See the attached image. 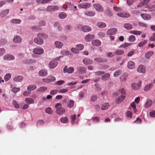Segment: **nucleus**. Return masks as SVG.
Instances as JSON below:
<instances>
[{
    "instance_id": "nucleus-27",
    "label": "nucleus",
    "mask_w": 155,
    "mask_h": 155,
    "mask_svg": "<svg viewBox=\"0 0 155 155\" xmlns=\"http://www.w3.org/2000/svg\"><path fill=\"white\" fill-rule=\"evenodd\" d=\"M128 76V74L127 73H124L120 77V80L122 82L125 81Z\"/></svg>"
},
{
    "instance_id": "nucleus-23",
    "label": "nucleus",
    "mask_w": 155,
    "mask_h": 155,
    "mask_svg": "<svg viewBox=\"0 0 155 155\" xmlns=\"http://www.w3.org/2000/svg\"><path fill=\"white\" fill-rule=\"evenodd\" d=\"M94 38V35L90 34L87 35L85 37V40L87 41H90L91 40Z\"/></svg>"
},
{
    "instance_id": "nucleus-35",
    "label": "nucleus",
    "mask_w": 155,
    "mask_h": 155,
    "mask_svg": "<svg viewBox=\"0 0 155 155\" xmlns=\"http://www.w3.org/2000/svg\"><path fill=\"white\" fill-rule=\"evenodd\" d=\"M23 79V78L21 76H17L15 77L14 79V80L16 82H21Z\"/></svg>"
},
{
    "instance_id": "nucleus-1",
    "label": "nucleus",
    "mask_w": 155,
    "mask_h": 155,
    "mask_svg": "<svg viewBox=\"0 0 155 155\" xmlns=\"http://www.w3.org/2000/svg\"><path fill=\"white\" fill-rule=\"evenodd\" d=\"M56 109V112L58 114L61 115L65 112V110L61 107V104L60 103H57L55 105Z\"/></svg>"
},
{
    "instance_id": "nucleus-8",
    "label": "nucleus",
    "mask_w": 155,
    "mask_h": 155,
    "mask_svg": "<svg viewBox=\"0 0 155 155\" xmlns=\"http://www.w3.org/2000/svg\"><path fill=\"white\" fill-rule=\"evenodd\" d=\"M4 59L6 60L11 61L15 59L14 56L11 54H7L4 56Z\"/></svg>"
},
{
    "instance_id": "nucleus-11",
    "label": "nucleus",
    "mask_w": 155,
    "mask_h": 155,
    "mask_svg": "<svg viewBox=\"0 0 155 155\" xmlns=\"http://www.w3.org/2000/svg\"><path fill=\"white\" fill-rule=\"evenodd\" d=\"M38 37L35 38L34 41L37 44L41 45L43 43L44 41L43 39L40 37L38 36Z\"/></svg>"
},
{
    "instance_id": "nucleus-48",
    "label": "nucleus",
    "mask_w": 155,
    "mask_h": 155,
    "mask_svg": "<svg viewBox=\"0 0 155 155\" xmlns=\"http://www.w3.org/2000/svg\"><path fill=\"white\" fill-rule=\"evenodd\" d=\"M150 1V0H144L140 4V6L145 5L149 3Z\"/></svg>"
},
{
    "instance_id": "nucleus-49",
    "label": "nucleus",
    "mask_w": 155,
    "mask_h": 155,
    "mask_svg": "<svg viewBox=\"0 0 155 155\" xmlns=\"http://www.w3.org/2000/svg\"><path fill=\"white\" fill-rule=\"evenodd\" d=\"M21 20L19 19H12L11 21L12 23L14 24H19L21 22Z\"/></svg>"
},
{
    "instance_id": "nucleus-7",
    "label": "nucleus",
    "mask_w": 155,
    "mask_h": 155,
    "mask_svg": "<svg viewBox=\"0 0 155 155\" xmlns=\"http://www.w3.org/2000/svg\"><path fill=\"white\" fill-rule=\"evenodd\" d=\"M59 8L58 7L54 5L49 6L47 9V11L48 12H53L58 10Z\"/></svg>"
},
{
    "instance_id": "nucleus-31",
    "label": "nucleus",
    "mask_w": 155,
    "mask_h": 155,
    "mask_svg": "<svg viewBox=\"0 0 155 155\" xmlns=\"http://www.w3.org/2000/svg\"><path fill=\"white\" fill-rule=\"evenodd\" d=\"M153 53L154 52L153 51H149L145 54V57L147 59H149Z\"/></svg>"
},
{
    "instance_id": "nucleus-55",
    "label": "nucleus",
    "mask_w": 155,
    "mask_h": 155,
    "mask_svg": "<svg viewBox=\"0 0 155 155\" xmlns=\"http://www.w3.org/2000/svg\"><path fill=\"white\" fill-rule=\"evenodd\" d=\"M124 53V51L121 50H118L115 52V53L117 55H122Z\"/></svg>"
},
{
    "instance_id": "nucleus-28",
    "label": "nucleus",
    "mask_w": 155,
    "mask_h": 155,
    "mask_svg": "<svg viewBox=\"0 0 155 155\" xmlns=\"http://www.w3.org/2000/svg\"><path fill=\"white\" fill-rule=\"evenodd\" d=\"M47 90V87L44 86H42L38 89L37 91L38 92L42 93Z\"/></svg>"
},
{
    "instance_id": "nucleus-22",
    "label": "nucleus",
    "mask_w": 155,
    "mask_h": 155,
    "mask_svg": "<svg viewBox=\"0 0 155 155\" xmlns=\"http://www.w3.org/2000/svg\"><path fill=\"white\" fill-rule=\"evenodd\" d=\"M127 67L129 69H133L135 68V63L132 61H130L128 62Z\"/></svg>"
},
{
    "instance_id": "nucleus-53",
    "label": "nucleus",
    "mask_w": 155,
    "mask_h": 155,
    "mask_svg": "<svg viewBox=\"0 0 155 155\" xmlns=\"http://www.w3.org/2000/svg\"><path fill=\"white\" fill-rule=\"evenodd\" d=\"M59 16L61 19H64L67 16L66 14L64 12L61 13L59 14Z\"/></svg>"
},
{
    "instance_id": "nucleus-17",
    "label": "nucleus",
    "mask_w": 155,
    "mask_h": 155,
    "mask_svg": "<svg viewBox=\"0 0 155 155\" xmlns=\"http://www.w3.org/2000/svg\"><path fill=\"white\" fill-rule=\"evenodd\" d=\"M125 98V96L124 95H121L119 97L115 100L116 103L119 104L122 102Z\"/></svg>"
},
{
    "instance_id": "nucleus-21",
    "label": "nucleus",
    "mask_w": 155,
    "mask_h": 155,
    "mask_svg": "<svg viewBox=\"0 0 155 155\" xmlns=\"http://www.w3.org/2000/svg\"><path fill=\"white\" fill-rule=\"evenodd\" d=\"M13 41L15 43H20L21 42V39L20 36L16 35L14 37L13 39Z\"/></svg>"
},
{
    "instance_id": "nucleus-62",
    "label": "nucleus",
    "mask_w": 155,
    "mask_h": 155,
    "mask_svg": "<svg viewBox=\"0 0 155 155\" xmlns=\"http://www.w3.org/2000/svg\"><path fill=\"white\" fill-rule=\"evenodd\" d=\"M149 114L150 117H155V111L153 110L150 111L149 113Z\"/></svg>"
},
{
    "instance_id": "nucleus-2",
    "label": "nucleus",
    "mask_w": 155,
    "mask_h": 155,
    "mask_svg": "<svg viewBox=\"0 0 155 155\" xmlns=\"http://www.w3.org/2000/svg\"><path fill=\"white\" fill-rule=\"evenodd\" d=\"M93 6L96 11L99 12H103L104 11V8L102 6L99 4H93Z\"/></svg>"
},
{
    "instance_id": "nucleus-24",
    "label": "nucleus",
    "mask_w": 155,
    "mask_h": 155,
    "mask_svg": "<svg viewBox=\"0 0 155 155\" xmlns=\"http://www.w3.org/2000/svg\"><path fill=\"white\" fill-rule=\"evenodd\" d=\"M77 70L79 73L82 74L86 72V69L84 67H81L77 68Z\"/></svg>"
},
{
    "instance_id": "nucleus-52",
    "label": "nucleus",
    "mask_w": 155,
    "mask_h": 155,
    "mask_svg": "<svg viewBox=\"0 0 155 155\" xmlns=\"http://www.w3.org/2000/svg\"><path fill=\"white\" fill-rule=\"evenodd\" d=\"M122 73V71L118 70L115 71L114 74V76L115 77H117L118 76L120 75Z\"/></svg>"
},
{
    "instance_id": "nucleus-5",
    "label": "nucleus",
    "mask_w": 155,
    "mask_h": 155,
    "mask_svg": "<svg viewBox=\"0 0 155 155\" xmlns=\"http://www.w3.org/2000/svg\"><path fill=\"white\" fill-rule=\"evenodd\" d=\"M74 69L73 67H70L68 68H67L66 66H65L63 69L64 73L67 72L69 74H71L73 73L74 71Z\"/></svg>"
},
{
    "instance_id": "nucleus-63",
    "label": "nucleus",
    "mask_w": 155,
    "mask_h": 155,
    "mask_svg": "<svg viewBox=\"0 0 155 155\" xmlns=\"http://www.w3.org/2000/svg\"><path fill=\"white\" fill-rule=\"evenodd\" d=\"M5 52V50L3 48H0V56L4 54Z\"/></svg>"
},
{
    "instance_id": "nucleus-29",
    "label": "nucleus",
    "mask_w": 155,
    "mask_h": 155,
    "mask_svg": "<svg viewBox=\"0 0 155 155\" xmlns=\"http://www.w3.org/2000/svg\"><path fill=\"white\" fill-rule=\"evenodd\" d=\"M92 44L94 46H97L101 45V42L98 40H93L92 42Z\"/></svg>"
},
{
    "instance_id": "nucleus-51",
    "label": "nucleus",
    "mask_w": 155,
    "mask_h": 155,
    "mask_svg": "<svg viewBox=\"0 0 155 155\" xmlns=\"http://www.w3.org/2000/svg\"><path fill=\"white\" fill-rule=\"evenodd\" d=\"M130 42H132L135 41L136 40V38L135 36L134 35H130L129 39Z\"/></svg>"
},
{
    "instance_id": "nucleus-58",
    "label": "nucleus",
    "mask_w": 155,
    "mask_h": 155,
    "mask_svg": "<svg viewBox=\"0 0 155 155\" xmlns=\"http://www.w3.org/2000/svg\"><path fill=\"white\" fill-rule=\"evenodd\" d=\"M130 106L133 108V111L134 113H136L137 110L136 109V105L134 102H132L130 104Z\"/></svg>"
},
{
    "instance_id": "nucleus-44",
    "label": "nucleus",
    "mask_w": 155,
    "mask_h": 155,
    "mask_svg": "<svg viewBox=\"0 0 155 155\" xmlns=\"http://www.w3.org/2000/svg\"><path fill=\"white\" fill-rule=\"evenodd\" d=\"M9 10L6 9L2 12L1 13V15L2 17L5 16L9 12Z\"/></svg>"
},
{
    "instance_id": "nucleus-56",
    "label": "nucleus",
    "mask_w": 155,
    "mask_h": 155,
    "mask_svg": "<svg viewBox=\"0 0 155 155\" xmlns=\"http://www.w3.org/2000/svg\"><path fill=\"white\" fill-rule=\"evenodd\" d=\"M131 44V43H125L121 45L120 46V47L124 48H126L127 47H128Z\"/></svg>"
},
{
    "instance_id": "nucleus-13",
    "label": "nucleus",
    "mask_w": 155,
    "mask_h": 155,
    "mask_svg": "<svg viewBox=\"0 0 155 155\" xmlns=\"http://www.w3.org/2000/svg\"><path fill=\"white\" fill-rule=\"evenodd\" d=\"M15 84H12L10 85V88L11 89L12 91L14 93L18 92L20 91V88L19 87H16Z\"/></svg>"
},
{
    "instance_id": "nucleus-61",
    "label": "nucleus",
    "mask_w": 155,
    "mask_h": 155,
    "mask_svg": "<svg viewBox=\"0 0 155 155\" xmlns=\"http://www.w3.org/2000/svg\"><path fill=\"white\" fill-rule=\"evenodd\" d=\"M113 8L114 10L116 12H119L122 10V9L116 6L113 7Z\"/></svg>"
},
{
    "instance_id": "nucleus-6",
    "label": "nucleus",
    "mask_w": 155,
    "mask_h": 155,
    "mask_svg": "<svg viewBox=\"0 0 155 155\" xmlns=\"http://www.w3.org/2000/svg\"><path fill=\"white\" fill-rule=\"evenodd\" d=\"M117 29L115 28H111L108 29L107 32V34L109 35H114L117 32Z\"/></svg>"
},
{
    "instance_id": "nucleus-20",
    "label": "nucleus",
    "mask_w": 155,
    "mask_h": 155,
    "mask_svg": "<svg viewBox=\"0 0 155 155\" xmlns=\"http://www.w3.org/2000/svg\"><path fill=\"white\" fill-rule=\"evenodd\" d=\"M141 17L144 20H147L151 19V16L147 14H143L141 15Z\"/></svg>"
},
{
    "instance_id": "nucleus-59",
    "label": "nucleus",
    "mask_w": 155,
    "mask_h": 155,
    "mask_svg": "<svg viewBox=\"0 0 155 155\" xmlns=\"http://www.w3.org/2000/svg\"><path fill=\"white\" fill-rule=\"evenodd\" d=\"M58 91L57 89L53 90H51L50 92V94L52 95H54L56 94Z\"/></svg>"
},
{
    "instance_id": "nucleus-16",
    "label": "nucleus",
    "mask_w": 155,
    "mask_h": 155,
    "mask_svg": "<svg viewBox=\"0 0 155 155\" xmlns=\"http://www.w3.org/2000/svg\"><path fill=\"white\" fill-rule=\"evenodd\" d=\"M117 15L119 17L123 18H128L130 16L129 13H118L117 14Z\"/></svg>"
},
{
    "instance_id": "nucleus-15",
    "label": "nucleus",
    "mask_w": 155,
    "mask_h": 155,
    "mask_svg": "<svg viewBox=\"0 0 155 155\" xmlns=\"http://www.w3.org/2000/svg\"><path fill=\"white\" fill-rule=\"evenodd\" d=\"M141 82L139 81L138 83H133L132 84V86L134 90H137L139 89L141 86Z\"/></svg>"
},
{
    "instance_id": "nucleus-34",
    "label": "nucleus",
    "mask_w": 155,
    "mask_h": 155,
    "mask_svg": "<svg viewBox=\"0 0 155 155\" xmlns=\"http://www.w3.org/2000/svg\"><path fill=\"white\" fill-rule=\"evenodd\" d=\"M97 25L100 28H104L106 26V24L103 22H98L97 24Z\"/></svg>"
},
{
    "instance_id": "nucleus-38",
    "label": "nucleus",
    "mask_w": 155,
    "mask_h": 155,
    "mask_svg": "<svg viewBox=\"0 0 155 155\" xmlns=\"http://www.w3.org/2000/svg\"><path fill=\"white\" fill-rule=\"evenodd\" d=\"M25 101L28 104H33L34 101L32 99L30 98H27L25 99Z\"/></svg>"
},
{
    "instance_id": "nucleus-37",
    "label": "nucleus",
    "mask_w": 155,
    "mask_h": 155,
    "mask_svg": "<svg viewBox=\"0 0 155 155\" xmlns=\"http://www.w3.org/2000/svg\"><path fill=\"white\" fill-rule=\"evenodd\" d=\"M36 88V86L35 85H29L27 87V89L28 91H31L34 90Z\"/></svg>"
},
{
    "instance_id": "nucleus-18",
    "label": "nucleus",
    "mask_w": 155,
    "mask_h": 155,
    "mask_svg": "<svg viewBox=\"0 0 155 155\" xmlns=\"http://www.w3.org/2000/svg\"><path fill=\"white\" fill-rule=\"evenodd\" d=\"M83 63L85 65H89L91 64H92V61L88 58H85L83 59Z\"/></svg>"
},
{
    "instance_id": "nucleus-40",
    "label": "nucleus",
    "mask_w": 155,
    "mask_h": 155,
    "mask_svg": "<svg viewBox=\"0 0 155 155\" xmlns=\"http://www.w3.org/2000/svg\"><path fill=\"white\" fill-rule=\"evenodd\" d=\"M131 34L136 35H140L142 34V32L137 30H132L130 31Z\"/></svg>"
},
{
    "instance_id": "nucleus-45",
    "label": "nucleus",
    "mask_w": 155,
    "mask_h": 155,
    "mask_svg": "<svg viewBox=\"0 0 155 155\" xmlns=\"http://www.w3.org/2000/svg\"><path fill=\"white\" fill-rule=\"evenodd\" d=\"M60 121L62 123L66 124L68 121V120L66 117H65L60 118Z\"/></svg>"
},
{
    "instance_id": "nucleus-57",
    "label": "nucleus",
    "mask_w": 155,
    "mask_h": 155,
    "mask_svg": "<svg viewBox=\"0 0 155 155\" xmlns=\"http://www.w3.org/2000/svg\"><path fill=\"white\" fill-rule=\"evenodd\" d=\"M105 73V72L101 71H98L95 73V75L99 76L103 75Z\"/></svg>"
},
{
    "instance_id": "nucleus-50",
    "label": "nucleus",
    "mask_w": 155,
    "mask_h": 155,
    "mask_svg": "<svg viewBox=\"0 0 155 155\" xmlns=\"http://www.w3.org/2000/svg\"><path fill=\"white\" fill-rule=\"evenodd\" d=\"M45 111L47 113L51 114L53 113V110L50 107H48L45 109Z\"/></svg>"
},
{
    "instance_id": "nucleus-12",
    "label": "nucleus",
    "mask_w": 155,
    "mask_h": 155,
    "mask_svg": "<svg viewBox=\"0 0 155 155\" xmlns=\"http://www.w3.org/2000/svg\"><path fill=\"white\" fill-rule=\"evenodd\" d=\"M84 14L87 16L92 17L95 15V12L94 11L87 10L84 12Z\"/></svg>"
},
{
    "instance_id": "nucleus-43",
    "label": "nucleus",
    "mask_w": 155,
    "mask_h": 155,
    "mask_svg": "<svg viewBox=\"0 0 155 155\" xmlns=\"http://www.w3.org/2000/svg\"><path fill=\"white\" fill-rule=\"evenodd\" d=\"M74 101L72 100H70L68 103L67 105L69 108L72 107L74 105Z\"/></svg>"
},
{
    "instance_id": "nucleus-4",
    "label": "nucleus",
    "mask_w": 155,
    "mask_h": 155,
    "mask_svg": "<svg viewBox=\"0 0 155 155\" xmlns=\"http://www.w3.org/2000/svg\"><path fill=\"white\" fill-rule=\"evenodd\" d=\"M33 52L35 54H41L43 53L44 50L41 48H36L33 49Z\"/></svg>"
},
{
    "instance_id": "nucleus-10",
    "label": "nucleus",
    "mask_w": 155,
    "mask_h": 155,
    "mask_svg": "<svg viewBox=\"0 0 155 155\" xmlns=\"http://www.w3.org/2000/svg\"><path fill=\"white\" fill-rule=\"evenodd\" d=\"M94 61L98 63H106L107 62V60L106 58H102L99 57L96 58L94 59Z\"/></svg>"
},
{
    "instance_id": "nucleus-42",
    "label": "nucleus",
    "mask_w": 155,
    "mask_h": 155,
    "mask_svg": "<svg viewBox=\"0 0 155 155\" xmlns=\"http://www.w3.org/2000/svg\"><path fill=\"white\" fill-rule=\"evenodd\" d=\"M92 121L94 123H97L100 122V118L97 116H95L92 118Z\"/></svg>"
},
{
    "instance_id": "nucleus-39",
    "label": "nucleus",
    "mask_w": 155,
    "mask_h": 155,
    "mask_svg": "<svg viewBox=\"0 0 155 155\" xmlns=\"http://www.w3.org/2000/svg\"><path fill=\"white\" fill-rule=\"evenodd\" d=\"M47 80H48V82H53L55 81L56 79L53 76H48Z\"/></svg>"
},
{
    "instance_id": "nucleus-60",
    "label": "nucleus",
    "mask_w": 155,
    "mask_h": 155,
    "mask_svg": "<svg viewBox=\"0 0 155 155\" xmlns=\"http://www.w3.org/2000/svg\"><path fill=\"white\" fill-rule=\"evenodd\" d=\"M13 104L14 106L16 108H18L19 107V104L17 103L16 101L14 100L13 101Z\"/></svg>"
},
{
    "instance_id": "nucleus-41",
    "label": "nucleus",
    "mask_w": 155,
    "mask_h": 155,
    "mask_svg": "<svg viewBox=\"0 0 155 155\" xmlns=\"http://www.w3.org/2000/svg\"><path fill=\"white\" fill-rule=\"evenodd\" d=\"M109 106V104L108 103H104L102 105L101 109L102 110H106L108 108Z\"/></svg>"
},
{
    "instance_id": "nucleus-3",
    "label": "nucleus",
    "mask_w": 155,
    "mask_h": 155,
    "mask_svg": "<svg viewBox=\"0 0 155 155\" xmlns=\"http://www.w3.org/2000/svg\"><path fill=\"white\" fill-rule=\"evenodd\" d=\"M91 6V5L89 3H83L79 4L78 7L80 8H83L84 9H87L90 8Z\"/></svg>"
},
{
    "instance_id": "nucleus-64",
    "label": "nucleus",
    "mask_w": 155,
    "mask_h": 155,
    "mask_svg": "<svg viewBox=\"0 0 155 155\" xmlns=\"http://www.w3.org/2000/svg\"><path fill=\"white\" fill-rule=\"evenodd\" d=\"M150 40L151 41H155V33L153 34L150 37Z\"/></svg>"
},
{
    "instance_id": "nucleus-36",
    "label": "nucleus",
    "mask_w": 155,
    "mask_h": 155,
    "mask_svg": "<svg viewBox=\"0 0 155 155\" xmlns=\"http://www.w3.org/2000/svg\"><path fill=\"white\" fill-rule=\"evenodd\" d=\"M152 101L150 100H148L147 101L146 103L145 104V107L148 108L152 104Z\"/></svg>"
},
{
    "instance_id": "nucleus-33",
    "label": "nucleus",
    "mask_w": 155,
    "mask_h": 155,
    "mask_svg": "<svg viewBox=\"0 0 155 155\" xmlns=\"http://www.w3.org/2000/svg\"><path fill=\"white\" fill-rule=\"evenodd\" d=\"M153 86V84L152 83L149 84L147 85L144 88V91H149L152 87Z\"/></svg>"
},
{
    "instance_id": "nucleus-19",
    "label": "nucleus",
    "mask_w": 155,
    "mask_h": 155,
    "mask_svg": "<svg viewBox=\"0 0 155 155\" xmlns=\"http://www.w3.org/2000/svg\"><path fill=\"white\" fill-rule=\"evenodd\" d=\"M39 75L41 77H44L48 74V72L46 70H41L38 73Z\"/></svg>"
},
{
    "instance_id": "nucleus-32",
    "label": "nucleus",
    "mask_w": 155,
    "mask_h": 155,
    "mask_svg": "<svg viewBox=\"0 0 155 155\" xmlns=\"http://www.w3.org/2000/svg\"><path fill=\"white\" fill-rule=\"evenodd\" d=\"M124 28L127 30H130L133 28L132 25L130 23H125L124 25Z\"/></svg>"
},
{
    "instance_id": "nucleus-54",
    "label": "nucleus",
    "mask_w": 155,
    "mask_h": 155,
    "mask_svg": "<svg viewBox=\"0 0 155 155\" xmlns=\"http://www.w3.org/2000/svg\"><path fill=\"white\" fill-rule=\"evenodd\" d=\"M38 36L40 37L41 38H43L44 39H46L48 37V35L45 34L39 33L38 35Z\"/></svg>"
},
{
    "instance_id": "nucleus-30",
    "label": "nucleus",
    "mask_w": 155,
    "mask_h": 155,
    "mask_svg": "<svg viewBox=\"0 0 155 155\" xmlns=\"http://www.w3.org/2000/svg\"><path fill=\"white\" fill-rule=\"evenodd\" d=\"M54 44L55 47L59 48H61L63 45V44L59 41H56Z\"/></svg>"
},
{
    "instance_id": "nucleus-47",
    "label": "nucleus",
    "mask_w": 155,
    "mask_h": 155,
    "mask_svg": "<svg viewBox=\"0 0 155 155\" xmlns=\"http://www.w3.org/2000/svg\"><path fill=\"white\" fill-rule=\"evenodd\" d=\"M76 48L78 50H81L84 48V45L82 44H78L76 45Z\"/></svg>"
},
{
    "instance_id": "nucleus-14",
    "label": "nucleus",
    "mask_w": 155,
    "mask_h": 155,
    "mask_svg": "<svg viewBox=\"0 0 155 155\" xmlns=\"http://www.w3.org/2000/svg\"><path fill=\"white\" fill-rule=\"evenodd\" d=\"M58 64V62L56 61H52L49 63V67L50 68L53 69L57 66Z\"/></svg>"
},
{
    "instance_id": "nucleus-46",
    "label": "nucleus",
    "mask_w": 155,
    "mask_h": 155,
    "mask_svg": "<svg viewBox=\"0 0 155 155\" xmlns=\"http://www.w3.org/2000/svg\"><path fill=\"white\" fill-rule=\"evenodd\" d=\"M11 75L10 73H7V74L4 77V80L5 81H8L9 79L11 78Z\"/></svg>"
},
{
    "instance_id": "nucleus-25",
    "label": "nucleus",
    "mask_w": 155,
    "mask_h": 155,
    "mask_svg": "<svg viewBox=\"0 0 155 155\" xmlns=\"http://www.w3.org/2000/svg\"><path fill=\"white\" fill-rule=\"evenodd\" d=\"M110 75L109 73H107L103 75L101 78V79L104 81H106L108 80L110 78Z\"/></svg>"
},
{
    "instance_id": "nucleus-26",
    "label": "nucleus",
    "mask_w": 155,
    "mask_h": 155,
    "mask_svg": "<svg viewBox=\"0 0 155 155\" xmlns=\"http://www.w3.org/2000/svg\"><path fill=\"white\" fill-rule=\"evenodd\" d=\"M82 29L84 32H89L91 30V28L88 26H83L82 28Z\"/></svg>"
},
{
    "instance_id": "nucleus-9",
    "label": "nucleus",
    "mask_w": 155,
    "mask_h": 155,
    "mask_svg": "<svg viewBox=\"0 0 155 155\" xmlns=\"http://www.w3.org/2000/svg\"><path fill=\"white\" fill-rule=\"evenodd\" d=\"M137 71L139 73H144L146 71V68L144 66L140 65L137 68Z\"/></svg>"
}]
</instances>
